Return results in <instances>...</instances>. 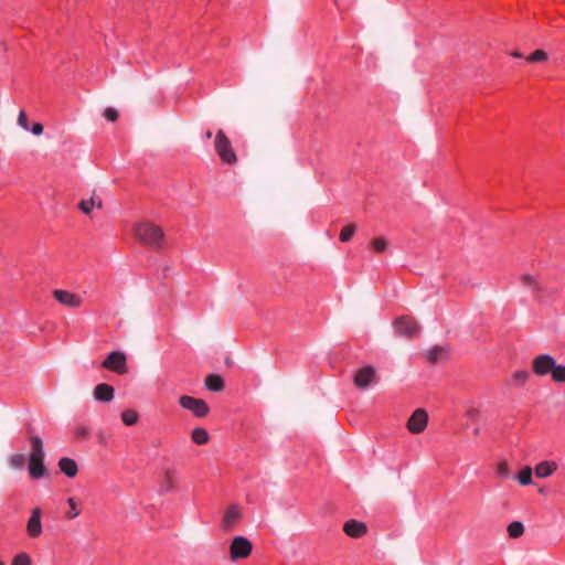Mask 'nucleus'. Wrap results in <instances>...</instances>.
Returning a JSON list of instances; mask_svg holds the SVG:
<instances>
[{
	"label": "nucleus",
	"mask_w": 565,
	"mask_h": 565,
	"mask_svg": "<svg viewBox=\"0 0 565 565\" xmlns=\"http://www.w3.org/2000/svg\"><path fill=\"white\" fill-rule=\"evenodd\" d=\"M32 451L29 456V473L33 479L45 476L43 441L39 436L30 437Z\"/></svg>",
	"instance_id": "obj_2"
},
{
	"label": "nucleus",
	"mask_w": 565,
	"mask_h": 565,
	"mask_svg": "<svg viewBox=\"0 0 565 565\" xmlns=\"http://www.w3.org/2000/svg\"><path fill=\"white\" fill-rule=\"evenodd\" d=\"M241 510L237 505H231L223 516V527L231 530L241 519Z\"/></svg>",
	"instance_id": "obj_15"
},
{
	"label": "nucleus",
	"mask_w": 565,
	"mask_h": 565,
	"mask_svg": "<svg viewBox=\"0 0 565 565\" xmlns=\"http://www.w3.org/2000/svg\"><path fill=\"white\" fill-rule=\"evenodd\" d=\"M53 297L63 306L70 308H78L82 305V299L78 295L64 289H56L53 291Z\"/></svg>",
	"instance_id": "obj_11"
},
{
	"label": "nucleus",
	"mask_w": 565,
	"mask_h": 565,
	"mask_svg": "<svg viewBox=\"0 0 565 565\" xmlns=\"http://www.w3.org/2000/svg\"><path fill=\"white\" fill-rule=\"evenodd\" d=\"M375 369L371 365L359 369L354 375V384L359 388H367L371 383L375 380Z\"/></svg>",
	"instance_id": "obj_10"
},
{
	"label": "nucleus",
	"mask_w": 565,
	"mask_h": 565,
	"mask_svg": "<svg viewBox=\"0 0 565 565\" xmlns=\"http://www.w3.org/2000/svg\"><path fill=\"white\" fill-rule=\"evenodd\" d=\"M510 54L513 57H518V58L523 57V54L520 51H513Z\"/></svg>",
	"instance_id": "obj_42"
},
{
	"label": "nucleus",
	"mask_w": 565,
	"mask_h": 565,
	"mask_svg": "<svg viewBox=\"0 0 565 565\" xmlns=\"http://www.w3.org/2000/svg\"><path fill=\"white\" fill-rule=\"evenodd\" d=\"M175 489L174 479H173V471L170 469H167L163 473V477L159 484V493L164 494L168 492H171Z\"/></svg>",
	"instance_id": "obj_17"
},
{
	"label": "nucleus",
	"mask_w": 565,
	"mask_h": 565,
	"mask_svg": "<svg viewBox=\"0 0 565 565\" xmlns=\"http://www.w3.org/2000/svg\"><path fill=\"white\" fill-rule=\"evenodd\" d=\"M428 423V414L423 408H417L407 420V429L412 434H420Z\"/></svg>",
	"instance_id": "obj_7"
},
{
	"label": "nucleus",
	"mask_w": 565,
	"mask_h": 565,
	"mask_svg": "<svg viewBox=\"0 0 565 565\" xmlns=\"http://www.w3.org/2000/svg\"><path fill=\"white\" fill-rule=\"evenodd\" d=\"M395 329L401 335H404L407 338L415 337L419 331V327H418L417 322L413 318H409V317H401V318L396 319Z\"/></svg>",
	"instance_id": "obj_9"
},
{
	"label": "nucleus",
	"mask_w": 565,
	"mask_h": 565,
	"mask_svg": "<svg viewBox=\"0 0 565 565\" xmlns=\"http://www.w3.org/2000/svg\"><path fill=\"white\" fill-rule=\"evenodd\" d=\"M94 398L99 402H110L114 399V387L106 383L97 384L93 392Z\"/></svg>",
	"instance_id": "obj_14"
},
{
	"label": "nucleus",
	"mask_w": 565,
	"mask_h": 565,
	"mask_svg": "<svg viewBox=\"0 0 565 565\" xmlns=\"http://www.w3.org/2000/svg\"><path fill=\"white\" fill-rule=\"evenodd\" d=\"M548 60V54L544 50H536L526 56V61L530 63H544Z\"/></svg>",
	"instance_id": "obj_24"
},
{
	"label": "nucleus",
	"mask_w": 565,
	"mask_h": 565,
	"mask_svg": "<svg viewBox=\"0 0 565 565\" xmlns=\"http://www.w3.org/2000/svg\"><path fill=\"white\" fill-rule=\"evenodd\" d=\"M551 375L555 382L565 383V365L555 364Z\"/></svg>",
	"instance_id": "obj_27"
},
{
	"label": "nucleus",
	"mask_w": 565,
	"mask_h": 565,
	"mask_svg": "<svg viewBox=\"0 0 565 565\" xmlns=\"http://www.w3.org/2000/svg\"><path fill=\"white\" fill-rule=\"evenodd\" d=\"M555 364V359L550 354H541L532 362L533 371L539 376L551 374Z\"/></svg>",
	"instance_id": "obj_8"
},
{
	"label": "nucleus",
	"mask_w": 565,
	"mask_h": 565,
	"mask_svg": "<svg viewBox=\"0 0 565 565\" xmlns=\"http://www.w3.org/2000/svg\"><path fill=\"white\" fill-rule=\"evenodd\" d=\"M41 509L34 508L26 524V532L30 537H38L42 533Z\"/></svg>",
	"instance_id": "obj_13"
},
{
	"label": "nucleus",
	"mask_w": 565,
	"mask_h": 565,
	"mask_svg": "<svg viewBox=\"0 0 565 565\" xmlns=\"http://www.w3.org/2000/svg\"><path fill=\"white\" fill-rule=\"evenodd\" d=\"M205 386L212 392H221L224 388V381L217 374H210L205 379Z\"/></svg>",
	"instance_id": "obj_21"
},
{
	"label": "nucleus",
	"mask_w": 565,
	"mask_h": 565,
	"mask_svg": "<svg viewBox=\"0 0 565 565\" xmlns=\"http://www.w3.org/2000/svg\"><path fill=\"white\" fill-rule=\"evenodd\" d=\"M532 469L531 467H524L518 475V480L522 486H527L532 482Z\"/></svg>",
	"instance_id": "obj_26"
},
{
	"label": "nucleus",
	"mask_w": 565,
	"mask_h": 565,
	"mask_svg": "<svg viewBox=\"0 0 565 565\" xmlns=\"http://www.w3.org/2000/svg\"><path fill=\"white\" fill-rule=\"evenodd\" d=\"M104 117L109 121H116L118 118V111L115 108L108 107L104 111Z\"/></svg>",
	"instance_id": "obj_36"
},
{
	"label": "nucleus",
	"mask_w": 565,
	"mask_h": 565,
	"mask_svg": "<svg viewBox=\"0 0 565 565\" xmlns=\"http://www.w3.org/2000/svg\"><path fill=\"white\" fill-rule=\"evenodd\" d=\"M135 236L141 244L152 249H160L163 246V230L152 222L145 221L138 223L135 226Z\"/></svg>",
	"instance_id": "obj_1"
},
{
	"label": "nucleus",
	"mask_w": 565,
	"mask_h": 565,
	"mask_svg": "<svg viewBox=\"0 0 565 565\" xmlns=\"http://www.w3.org/2000/svg\"><path fill=\"white\" fill-rule=\"evenodd\" d=\"M529 379V373L526 371H516L514 372L513 374V380L518 383V384H523L527 381Z\"/></svg>",
	"instance_id": "obj_35"
},
{
	"label": "nucleus",
	"mask_w": 565,
	"mask_h": 565,
	"mask_svg": "<svg viewBox=\"0 0 565 565\" xmlns=\"http://www.w3.org/2000/svg\"><path fill=\"white\" fill-rule=\"evenodd\" d=\"M12 565H31V558L28 554L25 553H21V554H18L13 561H12Z\"/></svg>",
	"instance_id": "obj_33"
},
{
	"label": "nucleus",
	"mask_w": 565,
	"mask_h": 565,
	"mask_svg": "<svg viewBox=\"0 0 565 565\" xmlns=\"http://www.w3.org/2000/svg\"><path fill=\"white\" fill-rule=\"evenodd\" d=\"M89 433L88 429L85 426H78L75 429V436L77 438H86L88 437Z\"/></svg>",
	"instance_id": "obj_38"
},
{
	"label": "nucleus",
	"mask_w": 565,
	"mask_h": 565,
	"mask_svg": "<svg viewBox=\"0 0 565 565\" xmlns=\"http://www.w3.org/2000/svg\"><path fill=\"white\" fill-rule=\"evenodd\" d=\"M93 195H94V207H97V209H103V201L96 196L95 192H93Z\"/></svg>",
	"instance_id": "obj_41"
},
{
	"label": "nucleus",
	"mask_w": 565,
	"mask_h": 565,
	"mask_svg": "<svg viewBox=\"0 0 565 565\" xmlns=\"http://www.w3.org/2000/svg\"><path fill=\"white\" fill-rule=\"evenodd\" d=\"M102 366L117 374L127 373V356L121 351H113L103 361Z\"/></svg>",
	"instance_id": "obj_4"
},
{
	"label": "nucleus",
	"mask_w": 565,
	"mask_h": 565,
	"mask_svg": "<svg viewBox=\"0 0 565 565\" xmlns=\"http://www.w3.org/2000/svg\"><path fill=\"white\" fill-rule=\"evenodd\" d=\"M498 473L503 477H507L509 475V467L507 462L499 463Z\"/></svg>",
	"instance_id": "obj_39"
},
{
	"label": "nucleus",
	"mask_w": 565,
	"mask_h": 565,
	"mask_svg": "<svg viewBox=\"0 0 565 565\" xmlns=\"http://www.w3.org/2000/svg\"><path fill=\"white\" fill-rule=\"evenodd\" d=\"M343 532L352 539H360L367 533V525L362 521L351 519L344 523Z\"/></svg>",
	"instance_id": "obj_12"
},
{
	"label": "nucleus",
	"mask_w": 565,
	"mask_h": 565,
	"mask_svg": "<svg viewBox=\"0 0 565 565\" xmlns=\"http://www.w3.org/2000/svg\"><path fill=\"white\" fill-rule=\"evenodd\" d=\"M0 565H4L2 562H0Z\"/></svg>",
	"instance_id": "obj_45"
},
{
	"label": "nucleus",
	"mask_w": 565,
	"mask_h": 565,
	"mask_svg": "<svg viewBox=\"0 0 565 565\" xmlns=\"http://www.w3.org/2000/svg\"><path fill=\"white\" fill-rule=\"evenodd\" d=\"M67 503L70 505V511L67 512L66 516L68 519H74L79 514V510L76 508V502L74 498H68Z\"/></svg>",
	"instance_id": "obj_34"
},
{
	"label": "nucleus",
	"mask_w": 565,
	"mask_h": 565,
	"mask_svg": "<svg viewBox=\"0 0 565 565\" xmlns=\"http://www.w3.org/2000/svg\"><path fill=\"white\" fill-rule=\"evenodd\" d=\"M121 419L127 426H132L138 420V413L134 409H126L121 413Z\"/></svg>",
	"instance_id": "obj_25"
},
{
	"label": "nucleus",
	"mask_w": 565,
	"mask_h": 565,
	"mask_svg": "<svg viewBox=\"0 0 565 565\" xmlns=\"http://www.w3.org/2000/svg\"><path fill=\"white\" fill-rule=\"evenodd\" d=\"M31 131L33 135L35 136H40L43 134V125L40 124V122H35L33 124L32 128H31Z\"/></svg>",
	"instance_id": "obj_40"
},
{
	"label": "nucleus",
	"mask_w": 565,
	"mask_h": 565,
	"mask_svg": "<svg viewBox=\"0 0 565 565\" xmlns=\"http://www.w3.org/2000/svg\"><path fill=\"white\" fill-rule=\"evenodd\" d=\"M214 148L223 162L227 164H235L237 162V157L233 150L232 143L223 130L216 132Z\"/></svg>",
	"instance_id": "obj_3"
},
{
	"label": "nucleus",
	"mask_w": 565,
	"mask_h": 565,
	"mask_svg": "<svg viewBox=\"0 0 565 565\" xmlns=\"http://www.w3.org/2000/svg\"><path fill=\"white\" fill-rule=\"evenodd\" d=\"M481 416V409L478 407H468L466 411V417L471 422H478Z\"/></svg>",
	"instance_id": "obj_32"
},
{
	"label": "nucleus",
	"mask_w": 565,
	"mask_h": 565,
	"mask_svg": "<svg viewBox=\"0 0 565 565\" xmlns=\"http://www.w3.org/2000/svg\"><path fill=\"white\" fill-rule=\"evenodd\" d=\"M509 536L512 539H518L524 533V525L520 521H513L508 525Z\"/></svg>",
	"instance_id": "obj_23"
},
{
	"label": "nucleus",
	"mask_w": 565,
	"mask_h": 565,
	"mask_svg": "<svg viewBox=\"0 0 565 565\" xmlns=\"http://www.w3.org/2000/svg\"><path fill=\"white\" fill-rule=\"evenodd\" d=\"M78 206L84 214H89L94 209V195L88 200L81 201Z\"/></svg>",
	"instance_id": "obj_30"
},
{
	"label": "nucleus",
	"mask_w": 565,
	"mask_h": 565,
	"mask_svg": "<svg viewBox=\"0 0 565 565\" xmlns=\"http://www.w3.org/2000/svg\"><path fill=\"white\" fill-rule=\"evenodd\" d=\"M557 469L554 461H542L535 467V475L539 478H547Z\"/></svg>",
	"instance_id": "obj_20"
},
{
	"label": "nucleus",
	"mask_w": 565,
	"mask_h": 565,
	"mask_svg": "<svg viewBox=\"0 0 565 565\" xmlns=\"http://www.w3.org/2000/svg\"><path fill=\"white\" fill-rule=\"evenodd\" d=\"M18 125L28 130L29 129V121H28V117H26V114L24 110H20L19 113V116H18Z\"/></svg>",
	"instance_id": "obj_37"
},
{
	"label": "nucleus",
	"mask_w": 565,
	"mask_h": 565,
	"mask_svg": "<svg viewBox=\"0 0 565 565\" xmlns=\"http://www.w3.org/2000/svg\"><path fill=\"white\" fill-rule=\"evenodd\" d=\"M9 463L14 469H21L25 463V457L22 454H15L10 457Z\"/></svg>",
	"instance_id": "obj_29"
},
{
	"label": "nucleus",
	"mask_w": 565,
	"mask_h": 565,
	"mask_svg": "<svg viewBox=\"0 0 565 565\" xmlns=\"http://www.w3.org/2000/svg\"><path fill=\"white\" fill-rule=\"evenodd\" d=\"M253 550L252 543L245 536H236L233 539L230 546L231 559L246 558L250 555Z\"/></svg>",
	"instance_id": "obj_6"
},
{
	"label": "nucleus",
	"mask_w": 565,
	"mask_h": 565,
	"mask_svg": "<svg viewBox=\"0 0 565 565\" xmlns=\"http://www.w3.org/2000/svg\"><path fill=\"white\" fill-rule=\"evenodd\" d=\"M58 468L63 473H65L68 478H74L77 475V465L76 462L67 457L61 458L58 461Z\"/></svg>",
	"instance_id": "obj_18"
},
{
	"label": "nucleus",
	"mask_w": 565,
	"mask_h": 565,
	"mask_svg": "<svg viewBox=\"0 0 565 565\" xmlns=\"http://www.w3.org/2000/svg\"><path fill=\"white\" fill-rule=\"evenodd\" d=\"M387 245H388L387 241L383 237H377L372 241V247L374 248V250H376L379 253L384 252L386 249Z\"/></svg>",
	"instance_id": "obj_31"
},
{
	"label": "nucleus",
	"mask_w": 565,
	"mask_h": 565,
	"mask_svg": "<svg viewBox=\"0 0 565 565\" xmlns=\"http://www.w3.org/2000/svg\"><path fill=\"white\" fill-rule=\"evenodd\" d=\"M427 359L431 363H438L448 358V349L446 347H434L426 353Z\"/></svg>",
	"instance_id": "obj_19"
},
{
	"label": "nucleus",
	"mask_w": 565,
	"mask_h": 565,
	"mask_svg": "<svg viewBox=\"0 0 565 565\" xmlns=\"http://www.w3.org/2000/svg\"><path fill=\"white\" fill-rule=\"evenodd\" d=\"M205 136L207 139H210V138H212V132L209 130V131H206Z\"/></svg>",
	"instance_id": "obj_44"
},
{
	"label": "nucleus",
	"mask_w": 565,
	"mask_h": 565,
	"mask_svg": "<svg viewBox=\"0 0 565 565\" xmlns=\"http://www.w3.org/2000/svg\"><path fill=\"white\" fill-rule=\"evenodd\" d=\"M479 434H480V428H479V427H476V428L473 429V435H475V436H479Z\"/></svg>",
	"instance_id": "obj_43"
},
{
	"label": "nucleus",
	"mask_w": 565,
	"mask_h": 565,
	"mask_svg": "<svg viewBox=\"0 0 565 565\" xmlns=\"http://www.w3.org/2000/svg\"><path fill=\"white\" fill-rule=\"evenodd\" d=\"M355 231H356V227L354 224L344 226L340 233V241L343 243L349 242L352 238V236L354 235Z\"/></svg>",
	"instance_id": "obj_28"
},
{
	"label": "nucleus",
	"mask_w": 565,
	"mask_h": 565,
	"mask_svg": "<svg viewBox=\"0 0 565 565\" xmlns=\"http://www.w3.org/2000/svg\"><path fill=\"white\" fill-rule=\"evenodd\" d=\"M191 439L196 445H205L209 441V434L204 428H194L191 433Z\"/></svg>",
	"instance_id": "obj_22"
},
{
	"label": "nucleus",
	"mask_w": 565,
	"mask_h": 565,
	"mask_svg": "<svg viewBox=\"0 0 565 565\" xmlns=\"http://www.w3.org/2000/svg\"><path fill=\"white\" fill-rule=\"evenodd\" d=\"M179 403L184 409L192 412L199 418L205 417L210 412V407L201 398L182 395L179 398Z\"/></svg>",
	"instance_id": "obj_5"
},
{
	"label": "nucleus",
	"mask_w": 565,
	"mask_h": 565,
	"mask_svg": "<svg viewBox=\"0 0 565 565\" xmlns=\"http://www.w3.org/2000/svg\"><path fill=\"white\" fill-rule=\"evenodd\" d=\"M521 282L524 287L530 288L535 298H540L541 294L543 292V287L537 281L536 277L530 274H523L521 276Z\"/></svg>",
	"instance_id": "obj_16"
}]
</instances>
